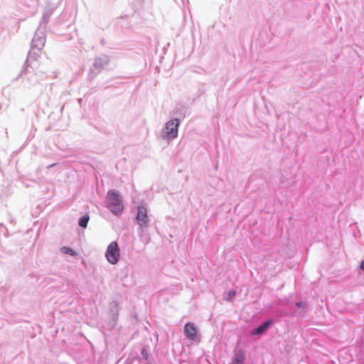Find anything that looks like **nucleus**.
<instances>
[{
    "label": "nucleus",
    "instance_id": "1",
    "mask_svg": "<svg viewBox=\"0 0 364 364\" xmlns=\"http://www.w3.org/2000/svg\"><path fill=\"white\" fill-rule=\"evenodd\" d=\"M46 42V34L44 28H41V27H38L36 33L33 36L31 43V50L28 53V58L26 61V63L28 62L30 60H36L38 56V53L43 49L44 47Z\"/></svg>",
    "mask_w": 364,
    "mask_h": 364
},
{
    "label": "nucleus",
    "instance_id": "2",
    "mask_svg": "<svg viewBox=\"0 0 364 364\" xmlns=\"http://www.w3.org/2000/svg\"><path fill=\"white\" fill-rule=\"evenodd\" d=\"M105 207L115 215H120L124 210L122 198L116 190H109L105 198Z\"/></svg>",
    "mask_w": 364,
    "mask_h": 364
},
{
    "label": "nucleus",
    "instance_id": "3",
    "mask_svg": "<svg viewBox=\"0 0 364 364\" xmlns=\"http://www.w3.org/2000/svg\"><path fill=\"white\" fill-rule=\"evenodd\" d=\"M136 223L139 225L138 233L141 237H146L147 229L149 227L150 218L148 215V210L144 205H139L137 208Z\"/></svg>",
    "mask_w": 364,
    "mask_h": 364
},
{
    "label": "nucleus",
    "instance_id": "4",
    "mask_svg": "<svg viewBox=\"0 0 364 364\" xmlns=\"http://www.w3.org/2000/svg\"><path fill=\"white\" fill-rule=\"evenodd\" d=\"M180 126V119H172L166 123L165 127L161 131L162 138L173 140L178 136V130Z\"/></svg>",
    "mask_w": 364,
    "mask_h": 364
},
{
    "label": "nucleus",
    "instance_id": "5",
    "mask_svg": "<svg viewBox=\"0 0 364 364\" xmlns=\"http://www.w3.org/2000/svg\"><path fill=\"white\" fill-rule=\"evenodd\" d=\"M105 256L107 261L112 264H116L120 257L119 248L116 241L112 242L107 247Z\"/></svg>",
    "mask_w": 364,
    "mask_h": 364
},
{
    "label": "nucleus",
    "instance_id": "6",
    "mask_svg": "<svg viewBox=\"0 0 364 364\" xmlns=\"http://www.w3.org/2000/svg\"><path fill=\"white\" fill-rule=\"evenodd\" d=\"M109 57L107 55H103L101 56L96 57L95 58L92 66L95 70H98L99 71H100L105 66H107L109 63Z\"/></svg>",
    "mask_w": 364,
    "mask_h": 364
},
{
    "label": "nucleus",
    "instance_id": "7",
    "mask_svg": "<svg viewBox=\"0 0 364 364\" xmlns=\"http://www.w3.org/2000/svg\"><path fill=\"white\" fill-rule=\"evenodd\" d=\"M273 320L268 319L252 331V336H261L272 325Z\"/></svg>",
    "mask_w": 364,
    "mask_h": 364
},
{
    "label": "nucleus",
    "instance_id": "8",
    "mask_svg": "<svg viewBox=\"0 0 364 364\" xmlns=\"http://www.w3.org/2000/svg\"><path fill=\"white\" fill-rule=\"evenodd\" d=\"M184 333L187 338L191 341H195L196 338L197 331L192 323H187L184 326Z\"/></svg>",
    "mask_w": 364,
    "mask_h": 364
},
{
    "label": "nucleus",
    "instance_id": "9",
    "mask_svg": "<svg viewBox=\"0 0 364 364\" xmlns=\"http://www.w3.org/2000/svg\"><path fill=\"white\" fill-rule=\"evenodd\" d=\"M55 9V6H47L46 7L44 12L43 14L42 20L39 24L40 27H42L43 26H45L48 23V22L49 21V18L53 14Z\"/></svg>",
    "mask_w": 364,
    "mask_h": 364
},
{
    "label": "nucleus",
    "instance_id": "10",
    "mask_svg": "<svg viewBox=\"0 0 364 364\" xmlns=\"http://www.w3.org/2000/svg\"><path fill=\"white\" fill-rule=\"evenodd\" d=\"M27 63H25V67L22 68L20 74L18 75V77H22L23 75L29 74V72L28 70L27 65H26ZM27 80L31 85H36L38 81L37 79V77H36V74H35V73H30V76L28 77Z\"/></svg>",
    "mask_w": 364,
    "mask_h": 364
},
{
    "label": "nucleus",
    "instance_id": "11",
    "mask_svg": "<svg viewBox=\"0 0 364 364\" xmlns=\"http://www.w3.org/2000/svg\"><path fill=\"white\" fill-rule=\"evenodd\" d=\"M245 361V353L242 349L237 350L232 360V364H243Z\"/></svg>",
    "mask_w": 364,
    "mask_h": 364
},
{
    "label": "nucleus",
    "instance_id": "12",
    "mask_svg": "<svg viewBox=\"0 0 364 364\" xmlns=\"http://www.w3.org/2000/svg\"><path fill=\"white\" fill-rule=\"evenodd\" d=\"M129 2L134 13L140 11L144 4V0H129Z\"/></svg>",
    "mask_w": 364,
    "mask_h": 364
},
{
    "label": "nucleus",
    "instance_id": "13",
    "mask_svg": "<svg viewBox=\"0 0 364 364\" xmlns=\"http://www.w3.org/2000/svg\"><path fill=\"white\" fill-rule=\"evenodd\" d=\"M307 304H307V302H306V301H297V302H296V304H295V305H296V306L297 308H299V309H301V311H293V312H292V316H298L301 315V314H302V312H303V311H304V310L306 309V307H307Z\"/></svg>",
    "mask_w": 364,
    "mask_h": 364
},
{
    "label": "nucleus",
    "instance_id": "14",
    "mask_svg": "<svg viewBox=\"0 0 364 364\" xmlns=\"http://www.w3.org/2000/svg\"><path fill=\"white\" fill-rule=\"evenodd\" d=\"M90 220V216L88 214H85L81 216L78 220V225L82 228H87V223Z\"/></svg>",
    "mask_w": 364,
    "mask_h": 364
},
{
    "label": "nucleus",
    "instance_id": "15",
    "mask_svg": "<svg viewBox=\"0 0 364 364\" xmlns=\"http://www.w3.org/2000/svg\"><path fill=\"white\" fill-rule=\"evenodd\" d=\"M60 252L63 254L69 255L71 256H75L77 255L76 252L74 251L71 247L63 246L60 248Z\"/></svg>",
    "mask_w": 364,
    "mask_h": 364
},
{
    "label": "nucleus",
    "instance_id": "16",
    "mask_svg": "<svg viewBox=\"0 0 364 364\" xmlns=\"http://www.w3.org/2000/svg\"><path fill=\"white\" fill-rule=\"evenodd\" d=\"M185 109V107H183V106H181V107H176V112H175V114L176 115H179L181 117H183L184 116V114L183 112V111Z\"/></svg>",
    "mask_w": 364,
    "mask_h": 364
},
{
    "label": "nucleus",
    "instance_id": "17",
    "mask_svg": "<svg viewBox=\"0 0 364 364\" xmlns=\"http://www.w3.org/2000/svg\"><path fill=\"white\" fill-rule=\"evenodd\" d=\"M235 295H236V292H235V291H234V290H230V291L228 292V296H229V299H230L231 298L234 297Z\"/></svg>",
    "mask_w": 364,
    "mask_h": 364
},
{
    "label": "nucleus",
    "instance_id": "18",
    "mask_svg": "<svg viewBox=\"0 0 364 364\" xmlns=\"http://www.w3.org/2000/svg\"><path fill=\"white\" fill-rule=\"evenodd\" d=\"M141 354H142V355H143L145 358H147V356H148L147 352L146 351V350H145V349H143V350H142V351H141Z\"/></svg>",
    "mask_w": 364,
    "mask_h": 364
},
{
    "label": "nucleus",
    "instance_id": "19",
    "mask_svg": "<svg viewBox=\"0 0 364 364\" xmlns=\"http://www.w3.org/2000/svg\"><path fill=\"white\" fill-rule=\"evenodd\" d=\"M360 267L361 269L364 270V259L361 262Z\"/></svg>",
    "mask_w": 364,
    "mask_h": 364
},
{
    "label": "nucleus",
    "instance_id": "20",
    "mask_svg": "<svg viewBox=\"0 0 364 364\" xmlns=\"http://www.w3.org/2000/svg\"><path fill=\"white\" fill-rule=\"evenodd\" d=\"M55 165H56V164H50L49 166H48V167H47V168H52V167L55 166Z\"/></svg>",
    "mask_w": 364,
    "mask_h": 364
}]
</instances>
